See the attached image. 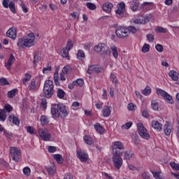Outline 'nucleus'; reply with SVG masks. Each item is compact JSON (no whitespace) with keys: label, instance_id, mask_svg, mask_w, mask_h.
Here are the masks:
<instances>
[{"label":"nucleus","instance_id":"obj_37","mask_svg":"<svg viewBox=\"0 0 179 179\" xmlns=\"http://www.w3.org/2000/svg\"><path fill=\"white\" fill-rule=\"evenodd\" d=\"M83 139L87 145H93V140H92V138L90 136L85 135L84 136Z\"/></svg>","mask_w":179,"mask_h":179},{"label":"nucleus","instance_id":"obj_38","mask_svg":"<svg viewBox=\"0 0 179 179\" xmlns=\"http://www.w3.org/2000/svg\"><path fill=\"white\" fill-rule=\"evenodd\" d=\"M110 50H112L113 56L114 57V58H118V51L117 50V46H112L110 48Z\"/></svg>","mask_w":179,"mask_h":179},{"label":"nucleus","instance_id":"obj_26","mask_svg":"<svg viewBox=\"0 0 179 179\" xmlns=\"http://www.w3.org/2000/svg\"><path fill=\"white\" fill-rule=\"evenodd\" d=\"M53 158L59 164H62V163H64V158H62V155L60 154L54 155Z\"/></svg>","mask_w":179,"mask_h":179},{"label":"nucleus","instance_id":"obj_12","mask_svg":"<svg viewBox=\"0 0 179 179\" xmlns=\"http://www.w3.org/2000/svg\"><path fill=\"white\" fill-rule=\"evenodd\" d=\"M103 69L101 66H99L97 65H91L88 67V69L87 71V73H89V75H92L94 72L96 73H101L103 72Z\"/></svg>","mask_w":179,"mask_h":179},{"label":"nucleus","instance_id":"obj_39","mask_svg":"<svg viewBox=\"0 0 179 179\" xmlns=\"http://www.w3.org/2000/svg\"><path fill=\"white\" fill-rule=\"evenodd\" d=\"M142 93L144 94V96H149L152 93V89L150 87L147 86L145 90L142 91Z\"/></svg>","mask_w":179,"mask_h":179},{"label":"nucleus","instance_id":"obj_2","mask_svg":"<svg viewBox=\"0 0 179 179\" xmlns=\"http://www.w3.org/2000/svg\"><path fill=\"white\" fill-rule=\"evenodd\" d=\"M36 36L34 33H29L27 38H20L17 43V47L24 48V47L29 48L34 45V40Z\"/></svg>","mask_w":179,"mask_h":179},{"label":"nucleus","instance_id":"obj_40","mask_svg":"<svg viewBox=\"0 0 179 179\" xmlns=\"http://www.w3.org/2000/svg\"><path fill=\"white\" fill-rule=\"evenodd\" d=\"M41 122L42 125H47L50 121L48 120V118L45 115H42L41 117Z\"/></svg>","mask_w":179,"mask_h":179},{"label":"nucleus","instance_id":"obj_35","mask_svg":"<svg viewBox=\"0 0 179 179\" xmlns=\"http://www.w3.org/2000/svg\"><path fill=\"white\" fill-rule=\"evenodd\" d=\"M66 94L64 92L62 89H58L57 96L58 99H64Z\"/></svg>","mask_w":179,"mask_h":179},{"label":"nucleus","instance_id":"obj_10","mask_svg":"<svg viewBox=\"0 0 179 179\" xmlns=\"http://www.w3.org/2000/svg\"><path fill=\"white\" fill-rule=\"evenodd\" d=\"M112 160L113 162V166L117 170H120L122 166L123 160L121 155H113Z\"/></svg>","mask_w":179,"mask_h":179},{"label":"nucleus","instance_id":"obj_18","mask_svg":"<svg viewBox=\"0 0 179 179\" xmlns=\"http://www.w3.org/2000/svg\"><path fill=\"white\" fill-rule=\"evenodd\" d=\"M8 121L10 122H13L14 125H16L17 127H19L20 125V120L19 117L15 116V115L12 114L8 117Z\"/></svg>","mask_w":179,"mask_h":179},{"label":"nucleus","instance_id":"obj_58","mask_svg":"<svg viewBox=\"0 0 179 179\" xmlns=\"http://www.w3.org/2000/svg\"><path fill=\"white\" fill-rule=\"evenodd\" d=\"M41 106L43 108V110H45L47 108V99H42Z\"/></svg>","mask_w":179,"mask_h":179},{"label":"nucleus","instance_id":"obj_53","mask_svg":"<svg viewBox=\"0 0 179 179\" xmlns=\"http://www.w3.org/2000/svg\"><path fill=\"white\" fill-rule=\"evenodd\" d=\"M0 84L1 85V86H6V85H10L8 80L3 78H0Z\"/></svg>","mask_w":179,"mask_h":179},{"label":"nucleus","instance_id":"obj_43","mask_svg":"<svg viewBox=\"0 0 179 179\" xmlns=\"http://www.w3.org/2000/svg\"><path fill=\"white\" fill-rule=\"evenodd\" d=\"M25 128L27 129V132L30 134V135H33L34 134V132H36V129L31 126L25 127Z\"/></svg>","mask_w":179,"mask_h":179},{"label":"nucleus","instance_id":"obj_11","mask_svg":"<svg viewBox=\"0 0 179 179\" xmlns=\"http://www.w3.org/2000/svg\"><path fill=\"white\" fill-rule=\"evenodd\" d=\"M2 5L6 9L9 8L12 13H16V7L15 6V3H13V1L9 3V0H3Z\"/></svg>","mask_w":179,"mask_h":179},{"label":"nucleus","instance_id":"obj_22","mask_svg":"<svg viewBox=\"0 0 179 179\" xmlns=\"http://www.w3.org/2000/svg\"><path fill=\"white\" fill-rule=\"evenodd\" d=\"M164 131L166 136H170V134H171V126L170 125L169 122H166L164 126Z\"/></svg>","mask_w":179,"mask_h":179},{"label":"nucleus","instance_id":"obj_48","mask_svg":"<svg viewBox=\"0 0 179 179\" xmlns=\"http://www.w3.org/2000/svg\"><path fill=\"white\" fill-rule=\"evenodd\" d=\"M69 71H71V66L66 65L63 68L62 73H64L65 75H68V73H69Z\"/></svg>","mask_w":179,"mask_h":179},{"label":"nucleus","instance_id":"obj_25","mask_svg":"<svg viewBox=\"0 0 179 179\" xmlns=\"http://www.w3.org/2000/svg\"><path fill=\"white\" fill-rule=\"evenodd\" d=\"M134 156H135V154H134L131 150H127V151L124 152V160H131V159H132V157H134Z\"/></svg>","mask_w":179,"mask_h":179},{"label":"nucleus","instance_id":"obj_24","mask_svg":"<svg viewBox=\"0 0 179 179\" xmlns=\"http://www.w3.org/2000/svg\"><path fill=\"white\" fill-rule=\"evenodd\" d=\"M169 76L171 78L172 80L177 82L178 80V73L176 71L171 70L169 73Z\"/></svg>","mask_w":179,"mask_h":179},{"label":"nucleus","instance_id":"obj_33","mask_svg":"<svg viewBox=\"0 0 179 179\" xmlns=\"http://www.w3.org/2000/svg\"><path fill=\"white\" fill-rule=\"evenodd\" d=\"M138 8H139V0H133V4L131 7V10L135 12V10H138Z\"/></svg>","mask_w":179,"mask_h":179},{"label":"nucleus","instance_id":"obj_4","mask_svg":"<svg viewBox=\"0 0 179 179\" xmlns=\"http://www.w3.org/2000/svg\"><path fill=\"white\" fill-rule=\"evenodd\" d=\"M125 151V147L121 141H115L112 143L113 156H122Z\"/></svg>","mask_w":179,"mask_h":179},{"label":"nucleus","instance_id":"obj_14","mask_svg":"<svg viewBox=\"0 0 179 179\" xmlns=\"http://www.w3.org/2000/svg\"><path fill=\"white\" fill-rule=\"evenodd\" d=\"M6 36L12 40H16V37H17L16 28L14 27L10 28L6 32Z\"/></svg>","mask_w":179,"mask_h":179},{"label":"nucleus","instance_id":"obj_19","mask_svg":"<svg viewBox=\"0 0 179 179\" xmlns=\"http://www.w3.org/2000/svg\"><path fill=\"white\" fill-rule=\"evenodd\" d=\"M50 166H45V169L49 174V176H54V174L57 173V168L55 167V164L54 163L51 164Z\"/></svg>","mask_w":179,"mask_h":179},{"label":"nucleus","instance_id":"obj_59","mask_svg":"<svg viewBox=\"0 0 179 179\" xmlns=\"http://www.w3.org/2000/svg\"><path fill=\"white\" fill-rule=\"evenodd\" d=\"M157 30L158 33H167V29L163 28L162 27H158L157 28Z\"/></svg>","mask_w":179,"mask_h":179},{"label":"nucleus","instance_id":"obj_54","mask_svg":"<svg viewBox=\"0 0 179 179\" xmlns=\"http://www.w3.org/2000/svg\"><path fill=\"white\" fill-rule=\"evenodd\" d=\"M147 40H148L150 43H153V41H155V36L152 34H147Z\"/></svg>","mask_w":179,"mask_h":179},{"label":"nucleus","instance_id":"obj_36","mask_svg":"<svg viewBox=\"0 0 179 179\" xmlns=\"http://www.w3.org/2000/svg\"><path fill=\"white\" fill-rule=\"evenodd\" d=\"M151 106L154 111H159V102L156 101V100L151 101Z\"/></svg>","mask_w":179,"mask_h":179},{"label":"nucleus","instance_id":"obj_28","mask_svg":"<svg viewBox=\"0 0 179 179\" xmlns=\"http://www.w3.org/2000/svg\"><path fill=\"white\" fill-rule=\"evenodd\" d=\"M127 33L128 34H135V33H136L138 31V29H136V27H134V26H129L127 27Z\"/></svg>","mask_w":179,"mask_h":179},{"label":"nucleus","instance_id":"obj_16","mask_svg":"<svg viewBox=\"0 0 179 179\" xmlns=\"http://www.w3.org/2000/svg\"><path fill=\"white\" fill-rule=\"evenodd\" d=\"M113 7L114 5H113L111 2H106L103 4L102 9L106 13H110L111 10H113Z\"/></svg>","mask_w":179,"mask_h":179},{"label":"nucleus","instance_id":"obj_34","mask_svg":"<svg viewBox=\"0 0 179 179\" xmlns=\"http://www.w3.org/2000/svg\"><path fill=\"white\" fill-rule=\"evenodd\" d=\"M16 93H17V89H13L8 92L7 96L9 99H13L16 96Z\"/></svg>","mask_w":179,"mask_h":179},{"label":"nucleus","instance_id":"obj_17","mask_svg":"<svg viewBox=\"0 0 179 179\" xmlns=\"http://www.w3.org/2000/svg\"><path fill=\"white\" fill-rule=\"evenodd\" d=\"M16 61V59L15 58V56H13V54H10L9 59L6 63H5V66L8 71H10L12 64Z\"/></svg>","mask_w":179,"mask_h":179},{"label":"nucleus","instance_id":"obj_5","mask_svg":"<svg viewBox=\"0 0 179 179\" xmlns=\"http://www.w3.org/2000/svg\"><path fill=\"white\" fill-rule=\"evenodd\" d=\"M10 156L12 157L13 162L19 163L20 156H22V151L17 147L10 148Z\"/></svg>","mask_w":179,"mask_h":179},{"label":"nucleus","instance_id":"obj_20","mask_svg":"<svg viewBox=\"0 0 179 179\" xmlns=\"http://www.w3.org/2000/svg\"><path fill=\"white\" fill-rule=\"evenodd\" d=\"M151 125L152 128H154V129H157V131H162V129H163V124L157 120H153Z\"/></svg>","mask_w":179,"mask_h":179},{"label":"nucleus","instance_id":"obj_56","mask_svg":"<svg viewBox=\"0 0 179 179\" xmlns=\"http://www.w3.org/2000/svg\"><path fill=\"white\" fill-rule=\"evenodd\" d=\"M155 50H157V51H158V52H163V45L161 44H157L155 45Z\"/></svg>","mask_w":179,"mask_h":179},{"label":"nucleus","instance_id":"obj_6","mask_svg":"<svg viewBox=\"0 0 179 179\" xmlns=\"http://www.w3.org/2000/svg\"><path fill=\"white\" fill-rule=\"evenodd\" d=\"M137 127L138 131V135H140V136L143 139H145L146 141L150 139V135L149 134L148 129H145V126L143 125V123L137 124Z\"/></svg>","mask_w":179,"mask_h":179},{"label":"nucleus","instance_id":"obj_13","mask_svg":"<svg viewBox=\"0 0 179 179\" xmlns=\"http://www.w3.org/2000/svg\"><path fill=\"white\" fill-rule=\"evenodd\" d=\"M76 156L80 160V162H87L89 159V155L85 151H82V150H77Z\"/></svg>","mask_w":179,"mask_h":179},{"label":"nucleus","instance_id":"obj_32","mask_svg":"<svg viewBox=\"0 0 179 179\" xmlns=\"http://www.w3.org/2000/svg\"><path fill=\"white\" fill-rule=\"evenodd\" d=\"M110 115H111V110L110 109V107L106 106L103 109V117H110Z\"/></svg>","mask_w":179,"mask_h":179},{"label":"nucleus","instance_id":"obj_7","mask_svg":"<svg viewBox=\"0 0 179 179\" xmlns=\"http://www.w3.org/2000/svg\"><path fill=\"white\" fill-rule=\"evenodd\" d=\"M117 9L115 10V13L118 19H122L123 17H125V13H127V10L125 9V3L123 1L120 2L117 5Z\"/></svg>","mask_w":179,"mask_h":179},{"label":"nucleus","instance_id":"obj_46","mask_svg":"<svg viewBox=\"0 0 179 179\" xmlns=\"http://www.w3.org/2000/svg\"><path fill=\"white\" fill-rule=\"evenodd\" d=\"M77 58L78 59H82V58H85V52H83L82 50H78Z\"/></svg>","mask_w":179,"mask_h":179},{"label":"nucleus","instance_id":"obj_51","mask_svg":"<svg viewBox=\"0 0 179 179\" xmlns=\"http://www.w3.org/2000/svg\"><path fill=\"white\" fill-rule=\"evenodd\" d=\"M29 89L30 91L36 90V81L34 80H32L31 81V84L29 86Z\"/></svg>","mask_w":179,"mask_h":179},{"label":"nucleus","instance_id":"obj_29","mask_svg":"<svg viewBox=\"0 0 179 179\" xmlns=\"http://www.w3.org/2000/svg\"><path fill=\"white\" fill-rule=\"evenodd\" d=\"M3 111H5V113H10L11 111H13V107L10 106V104L7 103L3 106V108L1 109Z\"/></svg>","mask_w":179,"mask_h":179},{"label":"nucleus","instance_id":"obj_30","mask_svg":"<svg viewBox=\"0 0 179 179\" xmlns=\"http://www.w3.org/2000/svg\"><path fill=\"white\" fill-rule=\"evenodd\" d=\"M41 57L38 56V52H36L34 55V61H33L34 66H37V63L38 62V61H41Z\"/></svg>","mask_w":179,"mask_h":179},{"label":"nucleus","instance_id":"obj_47","mask_svg":"<svg viewBox=\"0 0 179 179\" xmlns=\"http://www.w3.org/2000/svg\"><path fill=\"white\" fill-rule=\"evenodd\" d=\"M31 79V75L29 73H26L24 78L22 80L23 85H26V82H29Z\"/></svg>","mask_w":179,"mask_h":179},{"label":"nucleus","instance_id":"obj_15","mask_svg":"<svg viewBox=\"0 0 179 179\" xmlns=\"http://www.w3.org/2000/svg\"><path fill=\"white\" fill-rule=\"evenodd\" d=\"M107 48V45L105 43H99L98 45H96L94 47V51L95 52H104L106 49Z\"/></svg>","mask_w":179,"mask_h":179},{"label":"nucleus","instance_id":"obj_8","mask_svg":"<svg viewBox=\"0 0 179 179\" xmlns=\"http://www.w3.org/2000/svg\"><path fill=\"white\" fill-rule=\"evenodd\" d=\"M115 34L118 38H127L129 37L127 27L120 26L115 29Z\"/></svg>","mask_w":179,"mask_h":179},{"label":"nucleus","instance_id":"obj_63","mask_svg":"<svg viewBox=\"0 0 179 179\" xmlns=\"http://www.w3.org/2000/svg\"><path fill=\"white\" fill-rule=\"evenodd\" d=\"M58 71H59V67L55 69V72L54 73V80L59 78V75L58 74Z\"/></svg>","mask_w":179,"mask_h":179},{"label":"nucleus","instance_id":"obj_23","mask_svg":"<svg viewBox=\"0 0 179 179\" xmlns=\"http://www.w3.org/2000/svg\"><path fill=\"white\" fill-rule=\"evenodd\" d=\"M94 129L96 131L98 134H100L101 135H103L104 134V128L102 127L101 124L100 123H96L94 125Z\"/></svg>","mask_w":179,"mask_h":179},{"label":"nucleus","instance_id":"obj_9","mask_svg":"<svg viewBox=\"0 0 179 179\" xmlns=\"http://www.w3.org/2000/svg\"><path fill=\"white\" fill-rule=\"evenodd\" d=\"M157 94H160V96L164 97L165 101H167V103H169V104H173V103H174L173 96H171L169 93L162 89H157Z\"/></svg>","mask_w":179,"mask_h":179},{"label":"nucleus","instance_id":"obj_3","mask_svg":"<svg viewBox=\"0 0 179 179\" xmlns=\"http://www.w3.org/2000/svg\"><path fill=\"white\" fill-rule=\"evenodd\" d=\"M54 95V82L48 80L43 85V96L45 99H51Z\"/></svg>","mask_w":179,"mask_h":179},{"label":"nucleus","instance_id":"obj_61","mask_svg":"<svg viewBox=\"0 0 179 179\" xmlns=\"http://www.w3.org/2000/svg\"><path fill=\"white\" fill-rule=\"evenodd\" d=\"M64 179H75V178H73V175H72V173H68L65 174Z\"/></svg>","mask_w":179,"mask_h":179},{"label":"nucleus","instance_id":"obj_52","mask_svg":"<svg viewBox=\"0 0 179 179\" xmlns=\"http://www.w3.org/2000/svg\"><path fill=\"white\" fill-rule=\"evenodd\" d=\"M30 168L27 166L23 169V173L24 174V176H27V177H29V176H30Z\"/></svg>","mask_w":179,"mask_h":179},{"label":"nucleus","instance_id":"obj_41","mask_svg":"<svg viewBox=\"0 0 179 179\" xmlns=\"http://www.w3.org/2000/svg\"><path fill=\"white\" fill-rule=\"evenodd\" d=\"M87 8L90 9V10H96L97 6H96V4L93 3L88 2L86 3Z\"/></svg>","mask_w":179,"mask_h":179},{"label":"nucleus","instance_id":"obj_55","mask_svg":"<svg viewBox=\"0 0 179 179\" xmlns=\"http://www.w3.org/2000/svg\"><path fill=\"white\" fill-rule=\"evenodd\" d=\"M48 150L49 153H55L57 152V147L55 146H48Z\"/></svg>","mask_w":179,"mask_h":179},{"label":"nucleus","instance_id":"obj_45","mask_svg":"<svg viewBox=\"0 0 179 179\" xmlns=\"http://www.w3.org/2000/svg\"><path fill=\"white\" fill-rule=\"evenodd\" d=\"M150 50V45L148 43L144 44L141 48L142 52H148Z\"/></svg>","mask_w":179,"mask_h":179},{"label":"nucleus","instance_id":"obj_21","mask_svg":"<svg viewBox=\"0 0 179 179\" xmlns=\"http://www.w3.org/2000/svg\"><path fill=\"white\" fill-rule=\"evenodd\" d=\"M40 136L43 141H50L51 139V134L47 133L43 129L41 131Z\"/></svg>","mask_w":179,"mask_h":179},{"label":"nucleus","instance_id":"obj_64","mask_svg":"<svg viewBox=\"0 0 179 179\" xmlns=\"http://www.w3.org/2000/svg\"><path fill=\"white\" fill-rule=\"evenodd\" d=\"M142 177L143 179H150V176H149V173L148 172L143 173Z\"/></svg>","mask_w":179,"mask_h":179},{"label":"nucleus","instance_id":"obj_44","mask_svg":"<svg viewBox=\"0 0 179 179\" xmlns=\"http://www.w3.org/2000/svg\"><path fill=\"white\" fill-rule=\"evenodd\" d=\"M6 120V113L2 109H0V121H5Z\"/></svg>","mask_w":179,"mask_h":179},{"label":"nucleus","instance_id":"obj_31","mask_svg":"<svg viewBox=\"0 0 179 179\" xmlns=\"http://www.w3.org/2000/svg\"><path fill=\"white\" fill-rule=\"evenodd\" d=\"M73 84L74 86H79L80 87H82L83 85H85V81H83V79L82 78H78L76 80L73 82Z\"/></svg>","mask_w":179,"mask_h":179},{"label":"nucleus","instance_id":"obj_62","mask_svg":"<svg viewBox=\"0 0 179 179\" xmlns=\"http://www.w3.org/2000/svg\"><path fill=\"white\" fill-rule=\"evenodd\" d=\"M153 177L156 179H162V176H160V172H152Z\"/></svg>","mask_w":179,"mask_h":179},{"label":"nucleus","instance_id":"obj_27","mask_svg":"<svg viewBox=\"0 0 179 179\" xmlns=\"http://www.w3.org/2000/svg\"><path fill=\"white\" fill-rule=\"evenodd\" d=\"M61 56L62 58H66L69 59V50L66 48H63L61 52Z\"/></svg>","mask_w":179,"mask_h":179},{"label":"nucleus","instance_id":"obj_1","mask_svg":"<svg viewBox=\"0 0 179 179\" xmlns=\"http://www.w3.org/2000/svg\"><path fill=\"white\" fill-rule=\"evenodd\" d=\"M50 113L52 114V118L55 120L56 118H66L68 117V110L65 105L62 103H57L52 105Z\"/></svg>","mask_w":179,"mask_h":179},{"label":"nucleus","instance_id":"obj_42","mask_svg":"<svg viewBox=\"0 0 179 179\" xmlns=\"http://www.w3.org/2000/svg\"><path fill=\"white\" fill-rule=\"evenodd\" d=\"M73 47V42H72V40L70 39L67 41L66 45V47H64V48L68 49V51H71Z\"/></svg>","mask_w":179,"mask_h":179},{"label":"nucleus","instance_id":"obj_50","mask_svg":"<svg viewBox=\"0 0 179 179\" xmlns=\"http://www.w3.org/2000/svg\"><path fill=\"white\" fill-rule=\"evenodd\" d=\"M132 127V122H129L122 126V129H129Z\"/></svg>","mask_w":179,"mask_h":179},{"label":"nucleus","instance_id":"obj_49","mask_svg":"<svg viewBox=\"0 0 179 179\" xmlns=\"http://www.w3.org/2000/svg\"><path fill=\"white\" fill-rule=\"evenodd\" d=\"M170 166L171 167H172V169L173 170H176L177 171H179V164H176V162H173L170 163Z\"/></svg>","mask_w":179,"mask_h":179},{"label":"nucleus","instance_id":"obj_60","mask_svg":"<svg viewBox=\"0 0 179 179\" xmlns=\"http://www.w3.org/2000/svg\"><path fill=\"white\" fill-rule=\"evenodd\" d=\"M21 7L22 9L24 12V13H27V12H29V9L27 8V7L26 6V5L23 3H21Z\"/></svg>","mask_w":179,"mask_h":179},{"label":"nucleus","instance_id":"obj_57","mask_svg":"<svg viewBox=\"0 0 179 179\" xmlns=\"http://www.w3.org/2000/svg\"><path fill=\"white\" fill-rule=\"evenodd\" d=\"M3 134L5 136H6V138H8V139H12V138H13V136H12V133L6 130H3Z\"/></svg>","mask_w":179,"mask_h":179}]
</instances>
